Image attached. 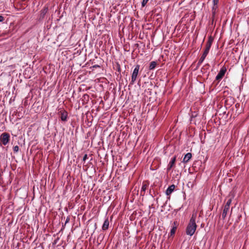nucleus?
Masks as SVG:
<instances>
[{"mask_svg":"<svg viewBox=\"0 0 249 249\" xmlns=\"http://www.w3.org/2000/svg\"><path fill=\"white\" fill-rule=\"evenodd\" d=\"M149 186L148 182L143 181L142 184V189L141 190V195L143 196L145 194V191L147 189Z\"/></svg>","mask_w":249,"mask_h":249,"instance_id":"obj_7","label":"nucleus"},{"mask_svg":"<svg viewBox=\"0 0 249 249\" xmlns=\"http://www.w3.org/2000/svg\"><path fill=\"white\" fill-rule=\"evenodd\" d=\"M226 71H227L226 68L225 66L222 67L221 68L218 74L216 75V76L215 77V80L218 81H220L222 79L223 76H224V75L226 72Z\"/></svg>","mask_w":249,"mask_h":249,"instance_id":"obj_5","label":"nucleus"},{"mask_svg":"<svg viewBox=\"0 0 249 249\" xmlns=\"http://www.w3.org/2000/svg\"><path fill=\"white\" fill-rule=\"evenodd\" d=\"M213 41V39L211 37H209L208 40L207 41L206 44V47H205V50L204 51V53H206L207 54H208L210 49L211 47Z\"/></svg>","mask_w":249,"mask_h":249,"instance_id":"obj_6","label":"nucleus"},{"mask_svg":"<svg viewBox=\"0 0 249 249\" xmlns=\"http://www.w3.org/2000/svg\"><path fill=\"white\" fill-rule=\"evenodd\" d=\"M4 20V18L0 15V22H2Z\"/></svg>","mask_w":249,"mask_h":249,"instance_id":"obj_21","label":"nucleus"},{"mask_svg":"<svg viewBox=\"0 0 249 249\" xmlns=\"http://www.w3.org/2000/svg\"><path fill=\"white\" fill-rule=\"evenodd\" d=\"M140 68V66L139 65H137L135 66V67L133 71L132 75H131V80L130 83V84L131 85H133L134 84L135 82L136 81L138 73H139Z\"/></svg>","mask_w":249,"mask_h":249,"instance_id":"obj_3","label":"nucleus"},{"mask_svg":"<svg viewBox=\"0 0 249 249\" xmlns=\"http://www.w3.org/2000/svg\"><path fill=\"white\" fill-rule=\"evenodd\" d=\"M22 1H25V0H22Z\"/></svg>","mask_w":249,"mask_h":249,"instance_id":"obj_25","label":"nucleus"},{"mask_svg":"<svg viewBox=\"0 0 249 249\" xmlns=\"http://www.w3.org/2000/svg\"><path fill=\"white\" fill-rule=\"evenodd\" d=\"M10 135L7 133H3L0 136V145H6L10 141Z\"/></svg>","mask_w":249,"mask_h":249,"instance_id":"obj_2","label":"nucleus"},{"mask_svg":"<svg viewBox=\"0 0 249 249\" xmlns=\"http://www.w3.org/2000/svg\"><path fill=\"white\" fill-rule=\"evenodd\" d=\"M192 158V154L191 153H187L183 160V162L184 163H187Z\"/></svg>","mask_w":249,"mask_h":249,"instance_id":"obj_13","label":"nucleus"},{"mask_svg":"<svg viewBox=\"0 0 249 249\" xmlns=\"http://www.w3.org/2000/svg\"><path fill=\"white\" fill-rule=\"evenodd\" d=\"M87 159H88V155H87V154H85V155H84V156L83 157V160L84 161H86V160Z\"/></svg>","mask_w":249,"mask_h":249,"instance_id":"obj_20","label":"nucleus"},{"mask_svg":"<svg viewBox=\"0 0 249 249\" xmlns=\"http://www.w3.org/2000/svg\"><path fill=\"white\" fill-rule=\"evenodd\" d=\"M109 222L108 218H106L102 226V230L103 231H106L109 227Z\"/></svg>","mask_w":249,"mask_h":249,"instance_id":"obj_12","label":"nucleus"},{"mask_svg":"<svg viewBox=\"0 0 249 249\" xmlns=\"http://www.w3.org/2000/svg\"><path fill=\"white\" fill-rule=\"evenodd\" d=\"M19 150V147L18 145L13 147V151L14 153H17Z\"/></svg>","mask_w":249,"mask_h":249,"instance_id":"obj_15","label":"nucleus"},{"mask_svg":"<svg viewBox=\"0 0 249 249\" xmlns=\"http://www.w3.org/2000/svg\"><path fill=\"white\" fill-rule=\"evenodd\" d=\"M218 1H219V0H213V5H214V6L217 5Z\"/></svg>","mask_w":249,"mask_h":249,"instance_id":"obj_17","label":"nucleus"},{"mask_svg":"<svg viewBox=\"0 0 249 249\" xmlns=\"http://www.w3.org/2000/svg\"><path fill=\"white\" fill-rule=\"evenodd\" d=\"M178 225V224L177 221H175L174 222L173 225L172 227V229L170 231V233L171 236H172L175 234Z\"/></svg>","mask_w":249,"mask_h":249,"instance_id":"obj_10","label":"nucleus"},{"mask_svg":"<svg viewBox=\"0 0 249 249\" xmlns=\"http://www.w3.org/2000/svg\"><path fill=\"white\" fill-rule=\"evenodd\" d=\"M149 0H143L142 2V7H144Z\"/></svg>","mask_w":249,"mask_h":249,"instance_id":"obj_16","label":"nucleus"},{"mask_svg":"<svg viewBox=\"0 0 249 249\" xmlns=\"http://www.w3.org/2000/svg\"><path fill=\"white\" fill-rule=\"evenodd\" d=\"M93 67H94V68L99 67V65H94V66H93Z\"/></svg>","mask_w":249,"mask_h":249,"instance_id":"obj_24","label":"nucleus"},{"mask_svg":"<svg viewBox=\"0 0 249 249\" xmlns=\"http://www.w3.org/2000/svg\"><path fill=\"white\" fill-rule=\"evenodd\" d=\"M217 8V5H215L214 6V5H213V10H215Z\"/></svg>","mask_w":249,"mask_h":249,"instance_id":"obj_22","label":"nucleus"},{"mask_svg":"<svg viewBox=\"0 0 249 249\" xmlns=\"http://www.w3.org/2000/svg\"><path fill=\"white\" fill-rule=\"evenodd\" d=\"M196 213H194L189 221V223L187 226L186 229V233L187 235L192 236L195 232L197 225L196 224Z\"/></svg>","mask_w":249,"mask_h":249,"instance_id":"obj_1","label":"nucleus"},{"mask_svg":"<svg viewBox=\"0 0 249 249\" xmlns=\"http://www.w3.org/2000/svg\"><path fill=\"white\" fill-rule=\"evenodd\" d=\"M207 54H208L207 53L203 52V53L202 54V55L201 57H202L204 59H205Z\"/></svg>","mask_w":249,"mask_h":249,"instance_id":"obj_19","label":"nucleus"},{"mask_svg":"<svg viewBox=\"0 0 249 249\" xmlns=\"http://www.w3.org/2000/svg\"><path fill=\"white\" fill-rule=\"evenodd\" d=\"M231 202V199H229L225 205L224 206V209L223 210V212L222 213V217L224 219L226 217L228 212L229 211L230 206Z\"/></svg>","mask_w":249,"mask_h":249,"instance_id":"obj_4","label":"nucleus"},{"mask_svg":"<svg viewBox=\"0 0 249 249\" xmlns=\"http://www.w3.org/2000/svg\"><path fill=\"white\" fill-rule=\"evenodd\" d=\"M204 59H204L202 57H201L199 59V61H198V64H201L203 62V61L204 60Z\"/></svg>","mask_w":249,"mask_h":249,"instance_id":"obj_18","label":"nucleus"},{"mask_svg":"<svg viewBox=\"0 0 249 249\" xmlns=\"http://www.w3.org/2000/svg\"><path fill=\"white\" fill-rule=\"evenodd\" d=\"M69 218H68L66 219L65 223H66L68 222H69Z\"/></svg>","mask_w":249,"mask_h":249,"instance_id":"obj_23","label":"nucleus"},{"mask_svg":"<svg viewBox=\"0 0 249 249\" xmlns=\"http://www.w3.org/2000/svg\"><path fill=\"white\" fill-rule=\"evenodd\" d=\"M61 120L65 122L67 121L68 117V113L67 111L62 110L60 111Z\"/></svg>","mask_w":249,"mask_h":249,"instance_id":"obj_9","label":"nucleus"},{"mask_svg":"<svg viewBox=\"0 0 249 249\" xmlns=\"http://www.w3.org/2000/svg\"><path fill=\"white\" fill-rule=\"evenodd\" d=\"M176 160V156H175L172 158L171 161L169 162L167 168V171L170 170L172 169V168L175 165Z\"/></svg>","mask_w":249,"mask_h":249,"instance_id":"obj_8","label":"nucleus"},{"mask_svg":"<svg viewBox=\"0 0 249 249\" xmlns=\"http://www.w3.org/2000/svg\"><path fill=\"white\" fill-rule=\"evenodd\" d=\"M157 62L156 61H152L149 65V69L150 70H153L157 66Z\"/></svg>","mask_w":249,"mask_h":249,"instance_id":"obj_14","label":"nucleus"},{"mask_svg":"<svg viewBox=\"0 0 249 249\" xmlns=\"http://www.w3.org/2000/svg\"><path fill=\"white\" fill-rule=\"evenodd\" d=\"M175 188V185L172 184L169 186L166 191V194L167 196H170L172 193L173 192Z\"/></svg>","mask_w":249,"mask_h":249,"instance_id":"obj_11","label":"nucleus"}]
</instances>
